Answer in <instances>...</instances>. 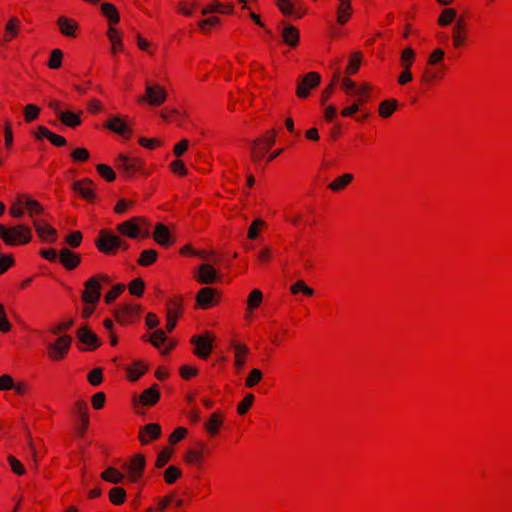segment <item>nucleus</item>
I'll return each instance as SVG.
<instances>
[{"instance_id":"f257e3e1","label":"nucleus","mask_w":512,"mask_h":512,"mask_svg":"<svg viewBox=\"0 0 512 512\" xmlns=\"http://www.w3.org/2000/svg\"><path fill=\"white\" fill-rule=\"evenodd\" d=\"M0 238L10 246L22 245L30 242L32 232L27 225L18 224L8 228L0 224Z\"/></svg>"},{"instance_id":"f03ea898","label":"nucleus","mask_w":512,"mask_h":512,"mask_svg":"<svg viewBox=\"0 0 512 512\" xmlns=\"http://www.w3.org/2000/svg\"><path fill=\"white\" fill-rule=\"evenodd\" d=\"M95 245L98 250L105 254H111L116 249L123 247L128 248V244L124 243L122 239L108 230H101L98 238L95 240Z\"/></svg>"},{"instance_id":"7ed1b4c3","label":"nucleus","mask_w":512,"mask_h":512,"mask_svg":"<svg viewBox=\"0 0 512 512\" xmlns=\"http://www.w3.org/2000/svg\"><path fill=\"white\" fill-rule=\"evenodd\" d=\"M321 82V76L317 72L307 73L297 82L296 94L299 98H306L310 94V89L317 87Z\"/></svg>"},{"instance_id":"20e7f679","label":"nucleus","mask_w":512,"mask_h":512,"mask_svg":"<svg viewBox=\"0 0 512 512\" xmlns=\"http://www.w3.org/2000/svg\"><path fill=\"white\" fill-rule=\"evenodd\" d=\"M117 168L120 169L126 176H132L136 172L141 171L143 161L136 157H129L126 154H120L117 159Z\"/></svg>"},{"instance_id":"39448f33","label":"nucleus","mask_w":512,"mask_h":512,"mask_svg":"<svg viewBox=\"0 0 512 512\" xmlns=\"http://www.w3.org/2000/svg\"><path fill=\"white\" fill-rule=\"evenodd\" d=\"M142 225H147V222L142 217H133L127 221L120 223L117 230L128 236L129 238H136L142 233Z\"/></svg>"},{"instance_id":"423d86ee","label":"nucleus","mask_w":512,"mask_h":512,"mask_svg":"<svg viewBox=\"0 0 512 512\" xmlns=\"http://www.w3.org/2000/svg\"><path fill=\"white\" fill-rule=\"evenodd\" d=\"M213 338L210 333L203 335H195L191 338V343L195 345L194 354L201 359H207L212 351Z\"/></svg>"},{"instance_id":"0eeeda50","label":"nucleus","mask_w":512,"mask_h":512,"mask_svg":"<svg viewBox=\"0 0 512 512\" xmlns=\"http://www.w3.org/2000/svg\"><path fill=\"white\" fill-rule=\"evenodd\" d=\"M72 343V337L69 335H63L59 337L54 343L48 345L49 356L54 360L64 358L65 354L70 348Z\"/></svg>"},{"instance_id":"6e6552de","label":"nucleus","mask_w":512,"mask_h":512,"mask_svg":"<svg viewBox=\"0 0 512 512\" xmlns=\"http://www.w3.org/2000/svg\"><path fill=\"white\" fill-rule=\"evenodd\" d=\"M166 91L159 85L146 84V94L139 101H148L150 105L159 106L166 100Z\"/></svg>"},{"instance_id":"1a4fd4ad","label":"nucleus","mask_w":512,"mask_h":512,"mask_svg":"<svg viewBox=\"0 0 512 512\" xmlns=\"http://www.w3.org/2000/svg\"><path fill=\"white\" fill-rule=\"evenodd\" d=\"M84 285L82 301L87 305L97 304L101 297V286L98 284V279L89 278Z\"/></svg>"},{"instance_id":"9d476101","label":"nucleus","mask_w":512,"mask_h":512,"mask_svg":"<svg viewBox=\"0 0 512 512\" xmlns=\"http://www.w3.org/2000/svg\"><path fill=\"white\" fill-rule=\"evenodd\" d=\"M146 460L144 455L136 454L130 461L123 465V468L127 470L131 481L136 482L144 471Z\"/></svg>"},{"instance_id":"9b49d317","label":"nucleus","mask_w":512,"mask_h":512,"mask_svg":"<svg viewBox=\"0 0 512 512\" xmlns=\"http://www.w3.org/2000/svg\"><path fill=\"white\" fill-rule=\"evenodd\" d=\"M276 131L272 130L270 136L263 140V146L257 149L262 142L261 139H256L252 142L251 154L254 161H259L266 151H268L275 143Z\"/></svg>"},{"instance_id":"f8f14e48","label":"nucleus","mask_w":512,"mask_h":512,"mask_svg":"<svg viewBox=\"0 0 512 512\" xmlns=\"http://www.w3.org/2000/svg\"><path fill=\"white\" fill-rule=\"evenodd\" d=\"M77 338L79 341L86 345L88 349L94 350L100 345L98 336L87 326H83L77 331Z\"/></svg>"},{"instance_id":"ddd939ff","label":"nucleus","mask_w":512,"mask_h":512,"mask_svg":"<svg viewBox=\"0 0 512 512\" xmlns=\"http://www.w3.org/2000/svg\"><path fill=\"white\" fill-rule=\"evenodd\" d=\"M161 436V426L158 423H149L140 428L139 440L143 445L150 440H156Z\"/></svg>"},{"instance_id":"4468645a","label":"nucleus","mask_w":512,"mask_h":512,"mask_svg":"<svg viewBox=\"0 0 512 512\" xmlns=\"http://www.w3.org/2000/svg\"><path fill=\"white\" fill-rule=\"evenodd\" d=\"M33 225L38 236L47 242H55L57 239V231L50 226L49 224L39 221L37 219L33 220Z\"/></svg>"},{"instance_id":"2eb2a0df","label":"nucleus","mask_w":512,"mask_h":512,"mask_svg":"<svg viewBox=\"0 0 512 512\" xmlns=\"http://www.w3.org/2000/svg\"><path fill=\"white\" fill-rule=\"evenodd\" d=\"M75 410L80 422V426L77 428V434L78 436H83L89 424L87 404L83 401H79L75 404Z\"/></svg>"},{"instance_id":"dca6fc26","label":"nucleus","mask_w":512,"mask_h":512,"mask_svg":"<svg viewBox=\"0 0 512 512\" xmlns=\"http://www.w3.org/2000/svg\"><path fill=\"white\" fill-rule=\"evenodd\" d=\"M93 182L86 178L80 181H76L72 184L73 191L79 193L82 198L87 201H92L94 199V191H93Z\"/></svg>"},{"instance_id":"f3484780","label":"nucleus","mask_w":512,"mask_h":512,"mask_svg":"<svg viewBox=\"0 0 512 512\" xmlns=\"http://www.w3.org/2000/svg\"><path fill=\"white\" fill-rule=\"evenodd\" d=\"M217 271L210 264H202L199 266L196 279L201 284H212L217 280Z\"/></svg>"},{"instance_id":"a211bd4d","label":"nucleus","mask_w":512,"mask_h":512,"mask_svg":"<svg viewBox=\"0 0 512 512\" xmlns=\"http://www.w3.org/2000/svg\"><path fill=\"white\" fill-rule=\"evenodd\" d=\"M105 127L119 135L131 133V130L127 122L119 116H112L111 118H109V120L105 124Z\"/></svg>"},{"instance_id":"6ab92c4d","label":"nucleus","mask_w":512,"mask_h":512,"mask_svg":"<svg viewBox=\"0 0 512 512\" xmlns=\"http://www.w3.org/2000/svg\"><path fill=\"white\" fill-rule=\"evenodd\" d=\"M58 258L63 266L68 270L76 268L81 261V258L78 254L71 252L67 248L60 250Z\"/></svg>"},{"instance_id":"aec40b11","label":"nucleus","mask_w":512,"mask_h":512,"mask_svg":"<svg viewBox=\"0 0 512 512\" xmlns=\"http://www.w3.org/2000/svg\"><path fill=\"white\" fill-rule=\"evenodd\" d=\"M153 238L162 246H169L173 243L168 227L162 223L156 224Z\"/></svg>"},{"instance_id":"412c9836","label":"nucleus","mask_w":512,"mask_h":512,"mask_svg":"<svg viewBox=\"0 0 512 512\" xmlns=\"http://www.w3.org/2000/svg\"><path fill=\"white\" fill-rule=\"evenodd\" d=\"M214 295L215 289L213 288L204 287L200 289L196 297L197 304L203 309L210 307L213 303Z\"/></svg>"},{"instance_id":"4be33fe9","label":"nucleus","mask_w":512,"mask_h":512,"mask_svg":"<svg viewBox=\"0 0 512 512\" xmlns=\"http://www.w3.org/2000/svg\"><path fill=\"white\" fill-rule=\"evenodd\" d=\"M57 24L61 33L67 37H75V30L77 29V23L66 17L60 16L57 20Z\"/></svg>"},{"instance_id":"5701e85b","label":"nucleus","mask_w":512,"mask_h":512,"mask_svg":"<svg viewBox=\"0 0 512 512\" xmlns=\"http://www.w3.org/2000/svg\"><path fill=\"white\" fill-rule=\"evenodd\" d=\"M282 38L287 45L294 47L299 42V31L294 26L287 25L283 29Z\"/></svg>"},{"instance_id":"b1692460","label":"nucleus","mask_w":512,"mask_h":512,"mask_svg":"<svg viewBox=\"0 0 512 512\" xmlns=\"http://www.w3.org/2000/svg\"><path fill=\"white\" fill-rule=\"evenodd\" d=\"M101 12L102 14L107 18L110 26H113V24H116L120 20L119 13L117 11V8L111 4V3H103L101 4Z\"/></svg>"},{"instance_id":"393cba45","label":"nucleus","mask_w":512,"mask_h":512,"mask_svg":"<svg viewBox=\"0 0 512 512\" xmlns=\"http://www.w3.org/2000/svg\"><path fill=\"white\" fill-rule=\"evenodd\" d=\"M160 398V393L156 389V385L144 390L140 396V401L144 405H154Z\"/></svg>"},{"instance_id":"a878e982","label":"nucleus","mask_w":512,"mask_h":512,"mask_svg":"<svg viewBox=\"0 0 512 512\" xmlns=\"http://www.w3.org/2000/svg\"><path fill=\"white\" fill-rule=\"evenodd\" d=\"M231 12H232V6L226 7L217 0L212 1V3L205 6L201 11L202 15H207L209 13L227 14V13H231Z\"/></svg>"},{"instance_id":"bb28decb","label":"nucleus","mask_w":512,"mask_h":512,"mask_svg":"<svg viewBox=\"0 0 512 512\" xmlns=\"http://www.w3.org/2000/svg\"><path fill=\"white\" fill-rule=\"evenodd\" d=\"M277 6L284 15L295 16L296 18L302 16V13L297 11L292 0H277Z\"/></svg>"},{"instance_id":"cd10ccee","label":"nucleus","mask_w":512,"mask_h":512,"mask_svg":"<svg viewBox=\"0 0 512 512\" xmlns=\"http://www.w3.org/2000/svg\"><path fill=\"white\" fill-rule=\"evenodd\" d=\"M221 425V415L218 412H214L211 414L209 421L205 424V429L211 436H215L218 433Z\"/></svg>"},{"instance_id":"c85d7f7f","label":"nucleus","mask_w":512,"mask_h":512,"mask_svg":"<svg viewBox=\"0 0 512 512\" xmlns=\"http://www.w3.org/2000/svg\"><path fill=\"white\" fill-rule=\"evenodd\" d=\"M235 354V366L241 369L245 364L244 356L249 353V349L246 345L235 343L233 344Z\"/></svg>"},{"instance_id":"c756f323","label":"nucleus","mask_w":512,"mask_h":512,"mask_svg":"<svg viewBox=\"0 0 512 512\" xmlns=\"http://www.w3.org/2000/svg\"><path fill=\"white\" fill-rule=\"evenodd\" d=\"M59 119L64 125L72 128L81 124L79 114H76L72 111H64L63 113H59Z\"/></svg>"},{"instance_id":"7c9ffc66","label":"nucleus","mask_w":512,"mask_h":512,"mask_svg":"<svg viewBox=\"0 0 512 512\" xmlns=\"http://www.w3.org/2000/svg\"><path fill=\"white\" fill-rule=\"evenodd\" d=\"M353 180V175L346 173L336 178L333 182L328 185V188L334 192H338L344 189Z\"/></svg>"},{"instance_id":"2f4dec72","label":"nucleus","mask_w":512,"mask_h":512,"mask_svg":"<svg viewBox=\"0 0 512 512\" xmlns=\"http://www.w3.org/2000/svg\"><path fill=\"white\" fill-rule=\"evenodd\" d=\"M107 36L111 43V50L113 53H116L119 50H123L122 39L118 36L117 30L113 26H109Z\"/></svg>"},{"instance_id":"473e14b6","label":"nucleus","mask_w":512,"mask_h":512,"mask_svg":"<svg viewBox=\"0 0 512 512\" xmlns=\"http://www.w3.org/2000/svg\"><path fill=\"white\" fill-rule=\"evenodd\" d=\"M101 477L103 480L113 484L121 483L124 479V475L114 467H109L108 469H106L101 474Z\"/></svg>"},{"instance_id":"72a5a7b5","label":"nucleus","mask_w":512,"mask_h":512,"mask_svg":"<svg viewBox=\"0 0 512 512\" xmlns=\"http://www.w3.org/2000/svg\"><path fill=\"white\" fill-rule=\"evenodd\" d=\"M397 108V101L395 99L385 100L379 105V114L383 118H388Z\"/></svg>"},{"instance_id":"f704fd0d","label":"nucleus","mask_w":512,"mask_h":512,"mask_svg":"<svg viewBox=\"0 0 512 512\" xmlns=\"http://www.w3.org/2000/svg\"><path fill=\"white\" fill-rule=\"evenodd\" d=\"M351 4L350 0L343 1L339 4L337 12H338V22L340 24H345L350 17Z\"/></svg>"},{"instance_id":"c9c22d12","label":"nucleus","mask_w":512,"mask_h":512,"mask_svg":"<svg viewBox=\"0 0 512 512\" xmlns=\"http://www.w3.org/2000/svg\"><path fill=\"white\" fill-rule=\"evenodd\" d=\"M157 252L154 249H148L142 251L140 258L138 259V264L141 266H148L155 262L157 259Z\"/></svg>"},{"instance_id":"e433bc0d","label":"nucleus","mask_w":512,"mask_h":512,"mask_svg":"<svg viewBox=\"0 0 512 512\" xmlns=\"http://www.w3.org/2000/svg\"><path fill=\"white\" fill-rule=\"evenodd\" d=\"M109 498L114 505H120L126 499V492L122 487H114L109 492Z\"/></svg>"},{"instance_id":"4c0bfd02","label":"nucleus","mask_w":512,"mask_h":512,"mask_svg":"<svg viewBox=\"0 0 512 512\" xmlns=\"http://www.w3.org/2000/svg\"><path fill=\"white\" fill-rule=\"evenodd\" d=\"M456 10L452 8H446L442 11L441 15L438 18V24L441 26H448L451 24L456 18Z\"/></svg>"},{"instance_id":"58836bf2","label":"nucleus","mask_w":512,"mask_h":512,"mask_svg":"<svg viewBox=\"0 0 512 512\" xmlns=\"http://www.w3.org/2000/svg\"><path fill=\"white\" fill-rule=\"evenodd\" d=\"M20 26V20L17 17H11L6 24L5 30L7 33L6 41H10L17 35L18 28Z\"/></svg>"},{"instance_id":"ea45409f","label":"nucleus","mask_w":512,"mask_h":512,"mask_svg":"<svg viewBox=\"0 0 512 512\" xmlns=\"http://www.w3.org/2000/svg\"><path fill=\"white\" fill-rule=\"evenodd\" d=\"M463 26V20L459 19L453 27V44L455 47H460L464 43L465 38L461 33Z\"/></svg>"},{"instance_id":"a19ab883","label":"nucleus","mask_w":512,"mask_h":512,"mask_svg":"<svg viewBox=\"0 0 512 512\" xmlns=\"http://www.w3.org/2000/svg\"><path fill=\"white\" fill-rule=\"evenodd\" d=\"M181 475V470L178 467L171 465L164 471V480L167 484H173L181 477Z\"/></svg>"},{"instance_id":"79ce46f5","label":"nucleus","mask_w":512,"mask_h":512,"mask_svg":"<svg viewBox=\"0 0 512 512\" xmlns=\"http://www.w3.org/2000/svg\"><path fill=\"white\" fill-rule=\"evenodd\" d=\"M415 59V52L407 47L401 53V66L403 69H410Z\"/></svg>"},{"instance_id":"37998d69","label":"nucleus","mask_w":512,"mask_h":512,"mask_svg":"<svg viewBox=\"0 0 512 512\" xmlns=\"http://www.w3.org/2000/svg\"><path fill=\"white\" fill-rule=\"evenodd\" d=\"M62 57H63L62 51L60 49H54L51 52V55H50V58L48 61V66L51 69H58L62 64Z\"/></svg>"},{"instance_id":"c03bdc74","label":"nucleus","mask_w":512,"mask_h":512,"mask_svg":"<svg viewBox=\"0 0 512 512\" xmlns=\"http://www.w3.org/2000/svg\"><path fill=\"white\" fill-rule=\"evenodd\" d=\"M262 297H263L262 292L258 289H254L249 294V297H248L249 310H253V309L257 308L261 304Z\"/></svg>"},{"instance_id":"a18cd8bd","label":"nucleus","mask_w":512,"mask_h":512,"mask_svg":"<svg viewBox=\"0 0 512 512\" xmlns=\"http://www.w3.org/2000/svg\"><path fill=\"white\" fill-rule=\"evenodd\" d=\"M362 55L360 52H355L352 54L348 66H347V72L349 74H354L358 71L361 63Z\"/></svg>"},{"instance_id":"49530a36","label":"nucleus","mask_w":512,"mask_h":512,"mask_svg":"<svg viewBox=\"0 0 512 512\" xmlns=\"http://www.w3.org/2000/svg\"><path fill=\"white\" fill-rule=\"evenodd\" d=\"M97 172L107 181L111 182L115 180L116 174L113 169L106 164H99L96 167Z\"/></svg>"},{"instance_id":"de8ad7c7","label":"nucleus","mask_w":512,"mask_h":512,"mask_svg":"<svg viewBox=\"0 0 512 512\" xmlns=\"http://www.w3.org/2000/svg\"><path fill=\"white\" fill-rule=\"evenodd\" d=\"M339 77H340V71L337 69L334 73L333 79H332L331 83L329 84V86L326 87L322 91V95H321V103L322 104H324L329 99L330 95L332 94L335 83L339 80Z\"/></svg>"},{"instance_id":"09e8293b","label":"nucleus","mask_w":512,"mask_h":512,"mask_svg":"<svg viewBox=\"0 0 512 512\" xmlns=\"http://www.w3.org/2000/svg\"><path fill=\"white\" fill-rule=\"evenodd\" d=\"M40 113V108L34 104H28L24 107V116L26 122L35 120Z\"/></svg>"},{"instance_id":"8fccbe9b","label":"nucleus","mask_w":512,"mask_h":512,"mask_svg":"<svg viewBox=\"0 0 512 512\" xmlns=\"http://www.w3.org/2000/svg\"><path fill=\"white\" fill-rule=\"evenodd\" d=\"M125 289L124 284H117L112 287V289L106 293L105 302L107 304H111Z\"/></svg>"},{"instance_id":"3c124183","label":"nucleus","mask_w":512,"mask_h":512,"mask_svg":"<svg viewBox=\"0 0 512 512\" xmlns=\"http://www.w3.org/2000/svg\"><path fill=\"white\" fill-rule=\"evenodd\" d=\"M261 379H262V372L259 369L254 368L250 371L248 377L246 378L245 385H246V387H249V388L253 387L256 384H258Z\"/></svg>"},{"instance_id":"603ef678","label":"nucleus","mask_w":512,"mask_h":512,"mask_svg":"<svg viewBox=\"0 0 512 512\" xmlns=\"http://www.w3.org/2000/svg\"><path fill=\"white\" fill-rule=\"evenodd\" d=\"M254 401V395L249 393L247 394L244 399L238 404L237 406V412L240 415H244L251 407Z\"/></svg>"},{"instance_id":"864d4df0","label":"nucleus","mask_w":512,"mask_h":512,"mask_svg":"<svg viewBox=\"0 0 512 512\" xmlns=\"http://www.w3.org/2000/svg\"><path fill=\"white\" fill-rule=\"evenodd\" d=\"M144 282L140 278H136L129 284V291L132 295L141 296L144 292Z\"/></svg>"},{"instance_id":"5fc2aeb1","label":"nucleus","mask_w":512,"mask_h":512,"mask_svg":"<svg viewBox=\"0 0 512 512\" xmlns=\"http://www.w3.org/2000/svg\"><path fill=\"white\" fill-rule=\"evenodd\" d=\"M25 207L27 208L31 217H33L35 214H40L43 212V207L41 204L33 199H27L25 201Z\"/></svg>"},{"instance_id":"6e6d98bb","label":"nucleus","mask_w":512,"mask_h":512,"mask_svg":"<svg viewBox=\"0 0 512 512\" xmlns=\"http://www.w3.org/2000/svg\"><path fill=\"white\" fill-rule=\"evenodd\" d=\"M103 380L102 370L94 368L88 373V381L93 386H98Z\"/></svg>"},{"instance_id":"4d7b16f0","label":"nucleus","mask_w":512,"mask_h":512,"mask_svg":"<svg viewBox=\"0 0 512 512\" xmlns=\"http://www.w3.org/2000/svg\"><path fill=\"white\" fill-rule=\"evenodd\" d=\"M82 241V233L80 231L71 232L65 239V242L72 248L80 246Z\"/></svg>"},{"instance_id":"13d9d810","label":"nucleus","mask_w":512,"mask_h":512,"mask_svg":"<svg viewBox=\"0 0 512 512\" xmlns=\"http://www.w3.org/2000/svg\"><path fill=\"white\" fill-rule=\"evenodd\" d=\"M172 451L168 448L163 449L157 456L156 459V467L161 468L167 464V462L170 460Z\"/></svg>"},{"instance_id":"bf43d9fd","label":"nucleus","mask_w":512,"mask_h":512,"mask_svg":"<svg viewBox=\"0 0 512 512\" xmlns=\"http://www.w3.org/2000/svg\"><path fill=\"white\" fill-rule=\"evenodd\" d=\"M264 225V221L261 219L254 220L251 225L248 228V238L249 239H256L258 236V231L261 226Z\"/></svg>"},{"instance_id":"052dcab7","label":"nucleus","mask_w":512,"mask_h":512,"mask_svg":"<svg viewBox=\"0 0 512 512\" xmlns=\"http://www.w3.org/2000/svg\"><path fill=\"white\" fill-rule=\"evenodd\" d=\"M166 341V335L165 332L161 329H158L153 332V334L150 337V342L155 346L159 347L161 343H164Z\"/></svg>"},{"instance_id":"680f3d73","label":"nucleus","mask_w":512,"mask_h":512,"mask_svg":"<svg viewBox=\"0 0 512 512\" xmlns=\"http://www.w3.org/2000/svg\"><path fill=\"white\" fill-rule=\"evenodd\" d=\"M8 461L14 473L17 475H23L25 473L24 466L14 456H8Z\"/></svg>"},{"instance_id":"e2e57ef3","label":"nucleus","mask_w":512,"mask_h":512,"mask_svg":"<svg viewBox=\"0 0 512 512\" xmlns=\"http://www.w3.org/2000/svg\"><path fill=\"white\" fill-rule=\"evenodd\" d=\"M13 387H15V383H14L13 378L10 375L4 374V375L0 376V390L1 391L10 390V389H13Z\"/></svg>"},{"instance_id":"0e129e2a","label":"nucleus","mask_w":512,"mask_h":512,"mask_svg":"<svg viewBox=\"0 0 512 512\" xmlns=\"http://www.w3.org/2000/svg\"><path fill=\"white\" fill-rule=\"evenodd\" d=\"M202 459V452L201 451H195V450H189L187 451L185 455V461L188 464H196L199 463Z\"/></svg>"},{"instance_id":"69168bd1","label":"nucleus","mask_w":512,"mask_h":512,"mask_svg":"<svg viewBox=\"0 0 512 512\" xmlns=\"http://www.w3.org/2000/svg\"><path fill=\"white\" fill-rule=\"evenodd\" d=\"M71 157L75 161H86L89 159V152L85 148H76L71 153Z\"/></svg>"},{"instance_id":"338daca9","label":"nucleus","mask_w":512,"mask_h":512,"mask_svg":"<svg viewBox=\"0 0 512 512\" xmlns=\"http://www.w3.org/2000/svg\"><path fill=\"white\" fill-rule=\"evenodd\" d=\"M219 22V18L217 16H211L207 19L199 21L198 25L202 32H206L209 26L216 25Z\"/></svg>"},{"instance_id":"774afa93","label":"nucleus","mask_w":512,"mask_h":512,"mask_svg":"<svg viewBox=\"0 0 512 512\" xmlns=\"http://www.w3.org/2000/svg\"><path fill=\"white\" fill-rule=\"evenodd\" d=\"M187 433V430L184 428V427H178L177 429H175V431L170 435L169 437V440L172 444H175L177 443L178 441H180L182 438L185 437Z\"/></svg>"}]
</instances>
